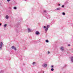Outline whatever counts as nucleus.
Masks as SVG:
<instances>
[{
    "mask_svg": "<svg viewBox=\"0 0 73 73\" xmlns=\"http://www.w3.org/2000/svg\"><path fill=\"white\" fill-rule=\"evenodd\" d=\"M11 48L13 49H14V50H17L16 48L15 47V46H12L11 47Z\"/></svg>",
    "mask_w": 73,
    "mask_h": 73,
    "instance_id": "nucleus-5",
    "label": "nucleus"
},
{
    "mask_svg": "<svg viewBox=\"0 0 73 73\" xmlns=\"http://www.w3.org/2000/svg\"><path fill=\"white\" fill-rule=\"evenodd\" d=\"M1 24H0V26H1Z\"/></svg>",
    "mask_w": 73,
    "mask_h": 73,
    "instance_id": "nucleus-24",
    "label": "nucleus"
},
{
    "mask_svg": "<svg viewBox=\"0 0 73 73\" xmlns=\"http://www.w3.org/2000/svg\"><path fill=\"white\" fill-rule=\"evenodd\" d=\"M49 53H50V52L49 51L48 52V54H49Z\"/></svg>",
    "mask_w": 73,
    "mask_h": 73,
    "instance_id": "nucleus-21",
    "label": "nucleus"
},
{
    "mask_svg": "<svg viewBox=\"0 0 73 73\" xmlns=\"http://www.w3.org/2000/svg\"><path fill=\"white\" fill-rule=\"evenodd\" d=\"M46 42H49V41L48 40H45Z\"/></svg>",
    "mask_w": 73,
    "mask_h": 73,
    "instance_id": "nucleus-14",
    "label": "nucleus"
},
{
    "mask_svg": "<svg viewBox=\"0 0 73 73\" xmlns=\"http://www.w3.org/2000/svg\"><path fill=\"white\" fill-rule=\"evenodd\" d=\"M60 49L62 51H63L64 50V48L62 46L60 48Z\"/></svg>",
    "mask_w": 73,
    "mask_h": 73,
    "instance_id": "nucleus-7",
    "label": "nucleus"
},
{
    "mask_svg": "<svg viewBox=\"0 0 73 73\" xmlns=\"http://www.w3.org/2000/svg\"><path fill=\"white\" fill-rule=\"evenodd\" d=\"M25 0V1H27V0Z\"/></svg>",
    "mask_w": 73,
    "mask_h": 73,
    "instance_id": "nucleus-25",
    "label": "nucleus"
},
{
    "mask_svg": "<svg viewBox=\"0 0 73 73\" xmlns=\"http://www.w3.org/2000/svg\"><path fill=\"white\" fill-rule=\"evenodd\" d=\"M26 32H27V33H29L32 32V30L30 28H28L26 30Z\"/></svg>",
    "mask_w": 73,
    "mask_h": 73,
    "instance_id": "nucleus-2",
    "label": "nucleus"
},
{
    "mask_svg": "<svg viewBox=\"0 0 73 73\" xmlns=\"http://www.w3.org/2000/svg\"><path fill=\"white\" fill-rule=\"evenodd\" d=\"M64 5H62V8H64Z\"/></svg>",
    "mask_w": 73,
    "mask_h": 73,
    "instance_id": "nucleus-17",
    "label": "nucleus"
},
{
    "mask_svg": "<svg viewBox=\"0 0 73 73\" xmlns=\"http://www.w3.org/2000/svg\"><path fill=\"white\" fill-rule=\"evenodd\" d=\"M11 0H7V2H9V1H10Z\"/></svg>",
    "mask_w": 73,
    "mask_h": 73,
    "instance_id": "nucleus-18",
    "label": "nucleus"
},
{
    "mask_svg": "<svg viewBox=\"0 0 73 73\" xmlns=\"http://www.w3.org/2000/svg\"><path fill=\"white\" fill-rule=\"evenodd\" d=\"M51 68H53V66L52 65L51 66Z\"/></svg>",
    "mask_w": 73,
    "mask_h": 73,
    "instance_id": "nucleus-20",
    "label": "nucleus"
},
{
    "mask_svg": "<svg viewBox=\"0 0 73 73\" xmlns=\"http://www.w3.org/2000/svg\"><path fill=\"white\" fill-rule=\"evenodd\" d=\"M61 9V7H58L55 9L56 11H60Z\"/></svg>",
    "mask_w": 73,
    "mask_h": 73,
    "instance_id": "nucleus-6",
    "label": "nucleus"
},
{
    "mask_svg": "<svg viewBox=\"0 0 73 73\" xmlns=\"http://www.w3.org/2000/svg\"><path fill=\"white\" fill-rule=\"evenodd\" d=\"M44 12L45 13H46V10H44Z\"/></svg>",
    "mask_w": 73,
    "mask_h": 73,
    "instance_id": "nucleus-19",
    "label": "nucleus"
},
{
    "mask_svg": "<svg viewBox=\"0 0 73 73\" xmlns=\"http://www.w3.org/2000/svg\"><path fill=\"white\" fill-rule=\"evenodd\" d=\"M35 34L36 35H38L40 34V33H39L38 31H36L35 33Z\"/></svg>",
    "mask_w": 73,
    "mask_h": 73,
    "instance_id": "nucleus-8",
    "label": "nucleus"
},
{
    "mask_svg": "<svg viewBox=\"0 0 73 73\" xmlns=\"http://www.w3.org/2000/svg\"><path fill=\"white\" fill-rule=\"evenodd\" d=\"M71 61L73 62V57H72L71 58Z\"/></svg>",
    "mask_w": 73,
    "mask_h": 73,
    "instance_id": "nucleus-11",
    "label": "nucleus"
},
{
    "mask_svg": "<svg viewBox=\"0 0 73 73\" xmlns=\"http://www.w3.org/2000/svg\"><path fill=\"white\" fill-rule=\"evenodd\" d=\"M51 71H53V70H54V69L52 68H51Z\"/></svg>",
    "mask_w": 73,
    "mask_h": 73,
    "instance_id": "nucleus-15",
    "label": "nucleus"
},
{
    "mask_svg": "<svg viewBox=\"0 0 73 73\" xmlns=\"http://www.w3.org/2000/svg\"><path fill=\"white\" fill-rule=\"evenodd\" d=\"M58 5H59V6H60V4H59Z\"/></svg>",
    "mask_w": 73,
    "mask_h": 73,
    "instance_id": "nucleus-23",
    "label": "nucleus"
},
{
    "mask_svg": "<svg viewBox=\"0 0 73 73\" xmlns=\"http://www.w3.org/2000/svg\"><path fill=\"white\" fill-rule=\"evenodd\" d=\"M14 9H17V8L16 7H14Z\"/></svg>",
    "mask_w": 73,
    "mask_h": 73,
    "instance_id": "nucleus-16",
    "label": "nucleus"
},
{
    "mask_svg": "<svg viewBox=\"0 0 73 73\" xmlns=\"http://www.w3.org/2000/svg\"><path fill=\"white\" fill-rule=\"evenodd\" d=\"M50 26L49 25H48L46 27V26H44V29H45V32H47L48 31V28H49Z\"/></svg>",
    "mask_w": 73,
    "mask_h": 73,
    "instance_id": "nucleus-1",
    "label": "nucleus"
},
{
    "mask_svg": "<svg viewBox=\"0 0 73 73\" xmlns=\"http://www.w3.org/2000/svg\"><path fill=\"white\" fill-rule=\"evenodd\" d=\"M4 28H6V27H7V24H5L3 26Z\"/></svg>",
    "mask_w": 73,
    "mask_h": 73,
    "instance_id": "nucleus-13",
    "label": "nucleus"
},
{
    "mask_svg": "<svg viewBox=\"0 0 73 73\" xmlns=\"http://www.w3.org/2000/svg\"><path fill=\"white\" fill-rule=\"evenodd\" d=\"M68 46H70V44H68Z\"/></svg>",
    "mask_w": 73,
    "mask_h": 73,
    "instance_id": "nucleus-22",
    "label": "nucleus"
},
{
    "mask_svg": "<svg viewBox=\"0 0 73 73\" xmlns=\"http://www.w3.org/2000/svg\"><path fill=\"white\" fill-rule=\"evenodd\" d=\"M3 42H1L0 43V50H1L2 49V48H3Z\"/></svg>",
    "mask_w": 73,
    "mask_h": 73,
    "instance_id": "nucleus-3",
    "label": "nucleus"
},
{
    "mask_svg": "<svg viewBox=\"0 0 73 73\" xmlns=\"http://www.w3.org/2000/svg\"><path fill=\"white\" fill-rule=\"evenodd\" d=\"M62 15H63V16H65V13L64 12H63L62 13Z\"/></svg>",
    "mask_w": 73,
    "mask_h": 73,
    "instance_id": "nucleus-12",
    "label": "nucleus"
},
{
    "mask_svg": "<svg viewBox=\"0 0 73 73\" xmlns=\"http://www.w3.org/2000/svg\"><path fill=\"white\" fill-rule=\"evenodd\" d=\"M48 66V65L44 63L42 65V66L43 68H46Z\"/></svg>",
    "mask_w": 73,
    "mask_h": 73,
    "instance_id": "nucleus-4",
    "label": "nucleus"
},
{
    "mask_svg": "<svg viewBox=\"0 0 73 73\" xmlns=\"http://www.w3.org/2000/svg\"><path fill=\"white\" fill-rule=\"evenodd\" d=\"M5 18L6 19H9V16L8 15H7L5 17Z\"/></svg>",
    "mask_w": 73,
    "mask_h": 73,
    "instance_id": "nucleus-9",
    "label": "nucleus"
},
{
    "mask_svg": "<svg viewBox=\"0 0 73 73\" xmlns=\"http://www.w3.org/2000/svg\"><path fill=\"white\" fill-rule=\"evenodd\" d=\"M36 64V62H34L33 63V66H35V65Z\"/></svg>",
    "mask_w": 73,
    "mask_h": 73,
    "instance_id": "nucleus-10",
    "label": "nucleus"
}]
</instances>
